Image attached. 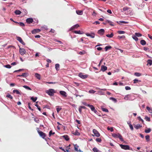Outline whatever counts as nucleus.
<instances>
[{
	"instance_id": "f257e3e1",
	"label": "nucleus",
	"mask_w": 152,
	"mask_h": 152,
	"mask_svg": "<svg viewBox=\"0 0 152 152\" xmlns=\"http://www.w3.org/2000/svg\"><path fill=\"white\" fill-rule=\"evenodd\" d=\"M46 93L50 96H52L56 93V91L53 89H50L46 91Z\"/></svg>"
},
{
	"instance_id": "f03ea898",
	"label": "nucleus",
	"mask_w": 152,
	"mask_h": 152,
	"mask_svg": "<svg viewBox=\"0 0 152 152\" xmlns=\"http://www.w3.org/2000/svg\"><path fill=\"white\" fill-rule=\"evenodd\" d=\"M112 136L116 138H118L121 141H123L124 140L122 138V136L119 134H115L114 133L112 134Z\"/></svg>"
},
{
	"instance_id": "7ed1b4c3",
	"label": "nucleus",
	"mask_w": 152,
	"mask_h": 152,
	"mask_svg": "<svg viewBox=\"0 0 152 152\" xmlns=\"http://www.w3.org/2000/svg\"><path fill=\"white\" fill-rule=\"evenodd\" d=\"M38 132L41 137L43 139H45V137H46V135L45 133L39 130L38 131Z\"/></svg>"
},
{
	"instance_id": "20e7f679",
	"label": "nucleus",
	"mask_w": 152,
	"mask_h": 152,
	"mask_svg": "<svg viewBox=\"0 0 152 152\" xmlns=\"http://www.w3.org/2000/svg\"><path fill=\"white\" fill-rule=\"evenodd\" d=\"M120 145L121 148L125 150L130 149L129 146L128 145H124L122 144H120Z\"/></svg>"
},
{
	"instance_id": "39448f33",
	"label": "nucleus",
	"mask_w": 152,
	"mask_h": 152,
	"mask_svg": "<svg viewBox=\"0 0 152 152\" xmlns=\"http://www.w3.org/2000/svg\"><path fill=\"white\" fill-rule=\"evenodd\" d=\"M93 132L95 136L97 137H99L100 134L99 132L96 129H94L93 130Z\"/></svg>"
},
{
	"instance_id": "423d86ee",
	"label": "nucleus",
	"mask_w": 152,
	"mask_h": 152,
	"mask_svg": "<svg viewBox=\"0 0 152 152\" xmlns=\"http://www.w3.org/2000/svg\"><path fill=\"white\" fill-rule=\"evenodd\" d=\"M19 52L21 55H23L26 53V51L24 49L20 48Z\"/></svg>"
},
{
	"instance_id": "0eeeda50",
	"label": "nucleus",
	"mask_w": 152,
	"mask_h": 152,
	"mask_svg": "<svg viewBox=\"0 0 152 152\" xmlns=\"http://www.w3.org/2000/svg\"><path fill=\"white\" fill-rule=\"evenodd\" d=\"M88 107H89L91 108V110L94 112L95 113H96L97 112V111L96 110H95L94 107L92 105H88Z\"/></svg>"
},
{
	"instance_id": "6e6552de",
	"label": "nucleus",
	"mask_w": 152,
	"mask_h": 152,
	"mask_svg": "<svg viewBox=\"0 0 152 152\" xmlns=\"http://www.w3.org/2000/svg\"><path fill=\"white\" fill-rule=\"evenodd\" d=\"M80 26L79 24H76L75 25H74L73 26H72L69 29V31H71L73 30H74L75 29L77 28L78 27H79Z\"/></svg>"
},
{
	"instance_id": "1a4fd4ad",
	"label": "nucleus",
	"mask_w": 152,
	"mask_h": 152,
	"mask_svg": "<svg viewBox=\"0 0 152 152\" xmlns=\"http://www.w3.org/2000/svg\"><path fill=\"white\" fill-rule=\"evenodd\" d=\"M17 40L20 43L23 45H25V43L23 42L21 38L19 37H16Z\"/></svg>"
},
{
	"instance_id": "9d476101",
	"label": "nucleus",
	"mask_w": 152,
	"mask_h": 152,
	"mask_svg": "<svg viewBox=\"0 0 152 152\" xmlns=\"http://www.w3.org/2000/svg\"><path fill=\"white\" fill-rule=\"evenodd\" d=\"M97 33L99 34L102 35L104 34V30L103 29H101L98 31Z\"/></svg>"
},
{
	"instance_id": "9b49d317",
	"label": "nucleus",
	"mask_w": 152,
	"mask_h": 152,
	"mask_svg": "<svg viewBox=\"0 0 152 152\" xmlns=\"http://www.w3.org/2000/svg\"><path fill=\"white\" fill-rule=\"evenodd\" d=\"M86 34L87 36H89L92 38H94L95 37V34L94 33L91 34L86 33Z\"/></svg>"
},
{
	"instance_id": "f8f14e48",
	"label": "nucleus",
	"mask_w": 152,
	"mask_h": 152,
	"mask_svg": "<svg viewBox=\"0 0 152 152\" xmlns=\"http://www.w3.org/2000/svg\"><path fill=\"white\" fill-rule=\"evenodd\" d=\"M33 19L31 18H28L26 20V22L27 23L30 24L33 22Z\"/></svg>"
},
{
	"instance_id": "ddd939ff",
	"label": "nucleus",
	"mask_w": 152,
	"mask_h": 152,
	"mask_svg": "<svg viewBox=\"0 0 152 152\" xmlns=\"http://www.w3.org/2000/svg\"><path fill=\"white\" fill-rule=\"evenodd\" d=\"M107 67L104 65H102L101 67V70L103 72H104L107 69Z\"/></svg>"
},
{
	"instance_id": "4468645a",
	"label": "nucleus",
	"mask_w": 152,
	"mask_h": 152,
	"mask_svg": "<svg viewBox=\"0 0 152 152\" xmlns=\"http://www.w3.org/2000/svg\"><path fill=\"white\" fill-rule=\"evenodd\" d=\"M40 30L39 29H35L32 31L31 32L32 34H35L37 32H40Z\"/></svg>"
},
{
	"instance_id": "2eb2a0df",
	"label": "nucleus",
	"mask_w": 152,
	"mask_h": 152,
	"mask_svg": "<svg viewBox=\"0 0 152 152\" xmlns=\"http://www.w3.org/2000/svg\"><path fill=\"white\" fill-rule=\"evenodd\" d=\"M79 75L80 77L83 79L86 78L88 77L87 75H83L81 73H80Z\"/></svg>"
},
{
	"instance_id": "dca6fc26",
	"label": "nucleus",
	"mask_w": 152,
	"mask_h": 152,
	"mask_svg": "<svg viewBox=\"0 0 152 152\" xmlns=\"http://www.w3.org/2000/svg\"><path fill=\"white\" fill-rule=\"evenodd\" d=\"M147 65L148 66H150L152 64V60L151 59L148 60L147 61Z\"/></svg>"
},
{
	"instance_id": "f3484780",
	"label": "nucleus",
	"mask_w": 152,
	"mask_h": 152,
	"mask_svg": "<svg viewBox=\"0 0 152 152\" xmlns=\"http://www.w3.org/2000/svg\"><path fill=\"white\" fill-rule=\"evenodd\" d=\"M60 93L61 94L64 96L66 97L67 96L66 93L64 91H60Z\"/></svg>"
},
{
	"instance_id": "a211bd4d",
	"label": "nucleus",
	"mask_w": 152,
	"mask_h": 152,
	"mask_svg": "<svg viewBox=\"0 0 152 152\" xmlns=\"http://www.w3.org/2000/svg\"><path fill=\"white\" fill-rule=\"evenodd\" d=\"M106 23H109L111 26H114V23L112 22L111 21L109 20H107L106 21Z\"/></svg>"
},
{
	"instance_id": "6ab92c4d",
	"label": "nucleus",
	"mask_w": 152,
	"mask_h": 152,
	"mask_svg": "<svg viewBox=\"0 0 152 152\" xmlns=\"http://www.w3.org/2000/svg\"><path fill=\"white\" fill-rule=\"evenodd\" d=\"M134 127L136 129H138L142 127V126L140 124H137V125H134Z\"/></svg>"
},
{
	"instance_id": "aec40b11",
	"label": "nucleus",
	"mask_w": 152,
	"mask_h": 152,
	"mask_svg": "<svg viewBox=\"0 0 152 152\" xmlns=\"http://www.w3.org/2000/svg\"><path fill=\"white\" fill-rule=\"evenodd\" d=\"M76 12L78 15H81L83 14V11L82 10H76Z\"/></svg>"
},
{
	"instance_id": "412c9836",
	"label": "nucleus",
	"mask_w": 152,
	"mask_h": 152,
	"mask_svg": "<svg viewBox=\"0 0 152 152\" xmlns=\"http://www.w3.org/2000/svg\"><path fill=\"white\" fill-rule=\"evenodd\" d=\"M73 32L75 34H83V32H81L80 30L79 31H73Z\"/></svg>"
},
{
	"instance_id": "4be33fe9",
	"label": "nucleus",
	"mask_w": 152,
	"mask_h": 152,
	"mask_svg": "<svg viewBox=\"0 0 152 152\" xmlns=\"http://www.w3.org/2000/svg\"><path fill=\"white\" fill-rule=\"evenodd\" d=\"M35 76L39 80H40L41 79L40 77V74L37 73H36L35 74Z\"/></svg>"
},
{
	"instance_id": "5701e85b",
	"label": "nucleus",
	"mask_w": 152,
	"mask_h": 152,
	"mask_svg": "<svg viewBox=\"0 0 152 152\" xmlns=\"http://www.w3.org/2000/svg\"><path fill=\"white\" fill-rule=\"evenodd\" d=\"M74 147L75 150V151H79V150H78V148L79 147V146L78 145H77V144L74 145Z\"/></svg>"
},
{
	"instance_id": "b1692460",
	"label": "nucleus",
	"mask_w": 152,
	"mask_h": 152,
	"mask_svg": "<svg viewBox=\"0 0 152 152\" xmlns=\"http://www.w3.org/2000/svg\"><path fill=\"white\" fill-rule=\"evenodd\" d=\"M140 43L142 45H144L146 44V42L145 40L142 39L140 41Z\"/></svg>"
},
{
	"instance_id": "393cba45",
	"label": "nucleus",
	"mask_w": 152,
	"mask_h": 152,
	"mask_svg": "<svg viewBox=\"0 0 152 152\" xmlns=\"http://www.w3.org/2000/svg\"><path fill=\"white\" fill-rule=\"evenodd\" d=\"M64 138L66 141H68L69 140V137L68 136L66 135H64L63 136Z\"/></svg>"
},
{
	"instance_id": "a878e982",
	"label": "nucleus",
	"mask_w": 152,
	"mask_h": 152,
	"mask_svg": "<svg viewBox=\"0 0 152 152\" xmlns=\"http://www.w3.org/2000/svg\"><path fill=\"white\" fill-rule=\"evenodd\" d=\"M27 73H23L21 75H19L17 76L21 77H26L27 76Z\"/></svg>"
},
{
	"instance_id": "bb28decb",
	"label": "nucleus",
	"mask_w": 152,
	"mask_h": 152,
	"mask_svg": "<svg viewBox=\"0 0 152 152\" xmlns=\"http://www.w3.org/2000/svg\"><path fill=\"white\" fill-rule=\"evenodd\" d=\"M151 131V129L149 128L147 129H146L145 130V132L146 133H150Z\"/></svg>"
},
{
	"instance_id": "cd10ccee",
	"label": "nucleus",
	"mask_w": 152,
	"mask_h": 152,
	"mask_svg": "<svg viewBox=\"0 0 152 152\" xmlns=\"http://www.w3.org/2000/svg\"><path fill=\"white\" fill-rule=\"evenodd\" d=\"M60 65L58 64H56L55 65V68L57 71H58L59 69Z\"/></svg>"
},
{
	"instance_id": "c85d7f7f",
	"label": "nucleus",
	"mask_w": 152,
	"mask_h": 152,
	"mask_svg": "<svg viewBox=\"0 0 152 152\" xmlns=\"http://www.w3.org/2000/svg\"><path fill=\"white\" fill-rule=\"evenodd\" d=\"M14 12L16 15H20L21 13V11L18 10H16Z\"/></svg>"
},
{
	"instance_id": "c756f323",
	"label": "nucleus",
	"mask_w": 152,
	"mask_h": 152,
	"mask_svg": "<svg viewBox=\"0 0 152 152\" xmlns=\"http://www.w3.org/2000/svg\"><path fill=\"white\" fill-rule=\"evenodd\" d=\"M112 48V47L110 45L106 46L105 48V50L106 51H107L109 49H110Z\"/></svg>"
},
{
	"instance_id": "7c9ffc66",
	"label": "nucleus",
	"mask_w": 152,
	"mask_h": 152,
	"mask_svg": "<svg viewBox=\"0 0 152 152\" xmlns=\"http://www.w3.org/2000/svg\"><path fill=\"white\" fill-rule=\"evenodd\" d=\"M128 123V124L129 125L130 129L132 130H133V128L132 125L130 123V122L129 123Z\"/></svg>"
},
{
	"instance_id": "2f4dec72",
	"label": "nucleus",
	"mask_w": 152,
	"mask_h": 152,
	"mask_svg": "<svg viewBox=\"0 0 152 152\" xmlns=\"http://www.w3.org/2000/svg\"><path fill=\"white\" fill-rule=\"evenodd\" d=\"M146 109L148 110L149 113H152V109L147 106L146 107Z\"/></svg>"
},
{
	"instance_id": "473e14b6",
	"label": "nucleus",
	"mask_w": 152,
	"mask_h": 152,
	"mask_svg": "<svg viewBox=\"0 0 152 152\" xmlns=\"http://www.w3.org/2000/svg\"><path fill=\"white\" fill-rule=\"evenodd\" d=\"M106 36L108 37L112 38L113 36V33H112L110 34H107Z\"/></svg>"
},
{
	"instance_id": "72a5a7b5",
	"label": "nucleus",
	"mask_w": 152,
	"mask_h": 152,
	"mask_svg": "<svg viewBox=\"0 0 152 152\" xmlns=\"http://www.w3.org/2000/svg\"><path fill=\"white\" fill-rule=\"evenodd\" d=\"M31 99L34 102H35L37 99V97H32L31 98Z\"/></svg>"
},
{
	"instance_id": "f704fd0d",
	"label": "nucleus",
	"mask_w": 152,
	"mask_h": 152,
	"mask_svg": "<svg viewBox=\"0 0 152 152\" xmlns=\"http://www.w3.org/2000/svg\"><path fill=\"white\" fill-rule=\"evenodd\" d=\"M73 134L74 135H80V133L77 131H76L75 132L73 133Z\"/></svg>"
},
{
	"instance_id": "c9c22d12",
	"label": "nucleus",
	"mask_w": 152,
	"mask_h": 152,
	"mask_svg": "<svg viewBox=\"0 0 152 152\" xmlns=\"http://www.w3.org/2000/svg\"><path fill=\"white\" fill-rule=\"evenodd\" d=\"M145 138L147 141H149L150 140V136L149 135L146 136Z\"/></svg>"
},
{
	"instance_id": "e433bc0d",
	"label": "nucleus",
	"mask_w": 152,
	"mask_h": 152,
	"mask_svg": "<svg viewBox=\"0 0 152 152\" xmlns=\"http://www.w3.org/2000/svg\"><path fill=\"white\" fill-rule=\"evenodd\" d=\"M130 95H127L125 96L124 97V99L126 100H129V96Z\"/></svg>"
},
{
	"instance_id": "4c0bfd02",
	"label": "nucleus",
	"mask_w": 152,
	"mask_h": 152,
	"mask_svg": "<svg viewBox=\"0 0 152 152\" xmlns=\"http://www.w3.org/2000/svg\"><path fill=\"white\" fill-rule=\"evenodd\" d=\"M13 92L14 93H16L17 94H20V92L17 90H14L13 91Z\"/></svg>"
},
{
	"instance_id": "58836bf2",
	"label": "nucleus",
	"mask_w": 152,
	"mask_h": 152,
	"mask_svg": "<svg viewBox=\"0 0 152 152\" xmlns=\"http://www.w3.org/2000/svg\"><path fill=\"white\" fill-rule=\"evenodd\" d=\"M132 38L134 39V40H135L136 41H137L138 40V39L137 38V37L136 35H133L132 36Z\"/></svg>"
},
{
	"instance_id": "ea45409f",
	"label": "nucleus",
	"mask_w": 152,
	"mask_h": 152,
	"mask_svg": "<svg viewBox=\"0 0 152 152\" xmlns=\"http://www.w3.org/2000/svg\"><path fill=\"white\" fill-rule=\"evenodd\" d=\"M141 82L140 80H138L137 79H135L134 80V83H138V82Z\"/></svg>"
},
{
	"instance_id": "a19ab883",
	"label": "nucleus",
	"mask_w": 152,
	"mask_h": 152,
	"mask_svg": "<svg viewBox=\"0 0 152 152\" xmlns=\"http://www.w3.org/2000/svg\"><path fill=\"white\" fill-rule=\"evenodd\" d=\"M38 102H36V104H35V106L37 108V109L39 111H41V108L38 105V104H37V103Z\"/></svg>"
},
{
	"instance_id": "79ce46f5",
	"label": "nucleus",
	"mask_w": 152,
	"mask_h": 152,
	"mask_svg": "<svg viewBox=\"0 0 152 152\" xmlns=\"http://www.w3.org/2000/svg\"><path fill=\"white\" fill-rule=\"evenodd\" d=\"M55 134V132H53L52 130H50L49 133V136H50L52 135H54Z\"/></svg>"
},
{
	"instance_id": "37998d69",
	"label": "nucleus",
	"mask_w": 152,
	"mask_h": 152,
	"mask_svg": "<svg viewBox=\"0 0 152 152\" xmlns=\"http://www.w3.org/2000/svg\"><path fill=\"white\" fill-rule=\"evenodd\" d=\"M117 33L119 34H124L125 33V32L124 31H118Z\"/></svg>"
},
{
	"instance_id": "c03bdc74",
	"label": "nucleus",
	"mask_w": 152,
	"mask_h": 152,
	"mask_svg": "<svg viewBox=\"0 0 152 152\" xmlns=\"http://www.w3.org/2000/svg\"><path fill=\"white\" fill-rule=\"evenodd\" d=\"M23 87L24 88H25L26 89L29 90H31V89L28 86H23Z\"/></svg>"
},
{
	"instance_id": "a18cd8bd",
	"label": "nucleus",
	"mask_w": 152,
	"mask_h": 152,
	"mask_svg": "<svg viewBox=\"0 0 152 152\" xmlns=\"http://www.w3.org/2000/svg\"><path fill=\"white\" fill-rule=\"evenodd\" d=\"M134 75L137 76L139 77L141 75V74L138 72H135L134 74Z\"/></svg>"
},
{
	"instance_id": "49530a36",
	"label": "nucleus",
	"mask_w": 152,
	"mask_h": 152,
	"mask_svg": "<svg viewBox=\"0 0 152 152\" xmlns=\"http://www.w3.org/2000/svg\"><path fill=\"white\" fill-rule=\"evenodd\" d=\"M135 35H136V37H139L142 36L141 34L140 33H135Z\"/></svg>"
},
{
	"instance_id": "de8ad7c7",
	"label": "nucleus",
	"mask_w": 152,
	"mask_h": 152,
	"mask_svg": "<svg viewBox=\"0 0 152 152\" xmlns=\"http://www.w3.org/2000/svg\"><path fill=\"white\" fill-rule=\"evenodd\" d=\"M118 38L119 39H124L125 38V36L124 35H123L122 36H118Z\"/></svg>"
},
{
	"instance_id": "09e8293b",
	"label": "nucleus",
	"mask_w": 152,
	"mask_h": 152,
	"mask_svg": "<svg viewBox=\"0 0 152 152\" xmlns=\"http://www.w3.org/2000/svg\"><path fill=\"white\" fill-rule=\"evenodd\" d=\"M102 110L104 112H108L109 111L107 109L105 108H102Z\"/></svg>"
},
{
	"instance_id": "8fccbe9b",
	"label": "nucleus",
	"mask_w": 152,
	"mask_h": 152,
	"mask_svg": "<svg viewBox=\"0 0 152 152\" xmlns=\"http://www.w3.org/2000/svg\"><path fill=\"white\" fill-rule=\"evenodd\" d=\"M107 129L108 130L110 131L111 132H113V128H112V127L110 128L109 127V126L107 127Z\"/></svg>"
},
{
	"instance_id": "3c124183",
	"label": "nucleus",
	"mask_w": 152,
	"mask_h": 152,
	"mask_svg": "<svg viewBox=\"0 0 152 152\" xmlns=\"http://www.w3.org/2000/svg\"><path fill=\"white\" fill-rule=\"evenodd\" d=\"M137 118L140 121H141L143 124V123L144 121L141 118L140 116L138 117H137Z\"/></svg>"
},
{
	"instance_id": "603ef678",
	"label": "nucleus",
	"mask_w": 152,
	"mask_h": 152,
	"mask_svg": "<svg viewBox=\"0 0 152 152\" xmlns=\"http://www.w3.org/2000/svg\"><path fill=\"white\" fill-rule=\"evenodd\" d=\"M96 92V91H94V90H90L89 91H88V92L90 93H91V94H94V93L95 92Z\"/></svg>"
},
{
	"instance_id": "864d4df0",
	"label": "nucleus",
	"mask_w": 152,
	"mask_h": 152,
	"mask_svg": "<svg viewBox=\"0 0 152 152\" xmlns=\"http://www.w3.org/2000/svg\"><path fill=\"white\" fill-rule=\"evenodd\" d=\"M145 119L147 121H150V118L147 116L145 117Z\"/></svg>"
},
{
	"instance_id": "5fc2aeb1",
	"label": "nucleus",
	"mask_w": 152,
	"mask_h": 152,
	"mask_svg": "<svg viewBox=\"0 0 152 152\" xmlns=\"http://www.w3.org/2000/svg\"><path fill=\"white\" fill-rule=\"evenodd\" d=\"M110 100H112L113 101H114L115 102H116L117 101V100L116 99L113 97H110Z\"/></svg>"
},
{
	"instance_id": "6e6d98bb",
	"label": "nucleus",
	"mask_w": 152,
	"mask_h": 152,
	"mask_svg": "<svg viewBox=\"0 0 152 152\" xmlns=\"http://www.w3.org/2000/svg\"><path fill=\"white\" fill-rule=\"evenodd\" d=\"M6 97L9 98H10L11 99H12L13 98L12 96L10 94H8V95H7L6 96Z\"/></svg>"
},
{
	"instance_id": "4d7b16f0",
	"label": "nucleus",
	"mask_w": 152,
	"mask_h": 152,
	"mask_svg": "<svg viewBox=\"0 0 152 152\" xmlns=\"http://www.w3.org/2000/svg\"><path fill=\"white\" fill-rule=\"evenodd\" d=\"M4 67L7 68H10L11 66L9 64H7L4 66Z\"/></svg>"
},
{
	"instance_id": "13d9d810",
	"label": "nucleus",
	"mask_w": 152,
	"mask_h": 152,
	"mask_svg": "<svg viewBox=\"0 0 152 152\" xmlns=\"http://www.w3.org/2000/svg\"><path fill=\"white\" fill-rule=\"evenodd\" d=\"M93 151L94 152H98V149L96 148H94L93 149Z\"/></svg>"
},
{
	"instance_id": "bf43d9fd",
	"label": "nucleus",
	"mask_w": 152,
	"mask_h": 152,
	"mask_svg": "<svg viewBox=\"0 0 152 152\" xmlns=\"http://www.w3.org/2000/svg\"><path fill=\"white\" fill-rule=\"evenodd\" d=\"M96 141L97 142H101L102 140L100 138H97L96 139Z\"/></svg>"
},
{
	"instance_id": "052dcab7",
	"label": "nucleus",
	"mask_w": 152,
	"mask_h": 152,
	"mask_svg": "<svg viewBox=\"0 0 152 152\" xmlns=\"http://www.w3.org/2000/svg\"><path fill=\"white\" fill-rule=\"evenodd\" d=\"M129 8L127 7H125L123 8V10L124 11H126Z\"/></svg>"
},
{
	"instance_id": "680f3d73",
	"label": "nucleus",
	"mask_w": 152,
	"mask_h": 152,
	"mask_svg": "<svg viewBox=\"0 0 152 152\" xmlns=\"http://www.w3.org/2000/svg\"><path fill=\"white\" fill-rule=\"evenodd\" d=\"M125 88L126 90H129L131 89V88L130 87L128 86H126L125 87Z\"/></svg>"
},
{
	"instance_id": "e2e57ef3",
	"label": "nucleus",
	"mask_w": 152,
	"mask_h": 152,
	"mask_svg": "<svg viewBox=\"0 0 152 152\" xmlns=\"http://www.w3.org/2000/svg\"><path fill=\"white\" fill-rule=\"evenodd\" d=\"M61 109H62L61 108H56V110H57V111L58 113H59V111H60L61 110Z\"/></svg>"
},
{
	"instance_id": "0e129e2a",
	"label": "nucleus",
	"mask_w": 152,
	"mask_h": 152,
	"mask_svg": "<svg viewBox=\"0 0 152 152\" xmlns=\"http://www.w3.org/2000/svg\"><path fill=\"white\" fill-rule=\"evenodd\" d=\"M19 24L21 26H25L24 24L22 22H20L19 23Z\"/></svg>"
},
{
	"instance_id": "69168bd1",
	"label": "nucleus",
	"mask_w": 152,
	"mask_h": 152,
	"mask_svg": "<svg viewBox=\"0 0 152 152\" xmlns=\"http://www.w3.org/2000/svg\"><path fill=\"white\" fill-rule=\"evenodd\" d=\"M82 104L83 105H85L86 106H88V105H90L89 104H87V103L86 102H82Z\"/></svg>"
},
{
	"instance_id": "338daca9",
	"label": "nucleus",
	"mask_w": 152,
	"mask_h": 152,
	"mask_svg": "<svg viewBox=\"0 0 152 152\" xmlns=\"http://www.w3.org/2000/svg\"><path fill=\"white\" fill-rule=\"evenodd\" d=\"M82 109L81 108H80V107H79V109H78V110H79V113H82Z\"/></svg>"
},
{
	"instance_id": "774afa93",
	"label": "nucleus",
	"mask_w": 152,
	"mask_h": 152,
	"mask_svg": "<svg viewBox=\"0 0 152 152\" xmlns=\"http://www.w3.org/2000/svg\"><path fill=\"white\" fill-rule=\"evenodd\" d=\"M148 37H149V38L150 39H151V40H152V36L150 35L149 34H148Z\"/></svg>"
}]
</instances>
